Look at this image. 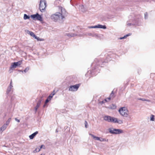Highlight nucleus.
I'll list each match as a JSON object with an SVG mask.
<instances>
[{"label":"nucleus","instance_id":"obj_9","mask_svg":"<svg viewBox=\"0 0 155 155\" xmlns=\"http://www.w3.org/2000/svg\"><path fill=\"white\" fill-rule=\"evenodd\" d=\"M28 33L31 36L35 38V39L39 40V38L37 37L33 32L28 31Z\"/></svg>","mask_w":155,"mask_h":155},{"label":"nucleus","instance_id":"obj_47","mask_svg":"<svg viewBox=\"0 0 155 155\" xmlns=\"http://www.w3.org/2000/svg\"><path fill=\"white\" fill-rule=\"evenodd\" d=\"M89 35H91V34H90Z\"/></svg>","mask_w":155,"mask_h":155},{"label":"nucleus","instance_id":"obj_26","mask_svg":"<svg viewBox=\"0 0 155 155\" xmlns=\"http://www.w3.org/2000/svg\"><path fill=\"white\" fill-rule=\"evenodd\" d=\"M11 118H9L8 119V120L6 121V124L7 125H8L9 124L10 121H11Z\"/></svg>","mask_w":155,"mask_h":155},{"label":"nucleus","instance_id":"obj_20","mask_svg":"<svg viewBox=\"0 0 155 155\" xmlns=\"http://www.w3.org/2000/svg\"><path fill=\"white\" fill-rule=\"evenodd\" d=\"M29 18H30V16H29L27 15L26 14H25L24 15V19L25 20H26L27 19H29Z\"/></svg>","mask_w":155,"mask_h":155},{"label":"nucleus","instance_id":"obj_40","mask_svg":"<svg viewBox=\"0 0 155 155\" xmlns=\"http://www.w3.org/2000/svg\"><path fill=\"white\" fill-rule=\"evenodd\" d=\"M145 101H148V102H150V100L146 99V100Z\"/></svg>","mask_w":155,"mask_h":155},{"label":"nucleus","instance_id":"obj_32","mask_svg":"<svg viewBox=\"0 0 155 155\" xmlns=\"http://www.w3.org/2000/svg\"><path fill=\"white\" fill-rule=\"evenodd\" d=\"M126 38L127 37H126V35H125L124 37H120L119 38V39L121 40V39H124Z\"/></svg>","mask_w":155,"mask_h":155},{"label":"nucleus","instance_id":"obj_18","mask_svg":"<svg viewBox=\"0 0 155 155\" xmlns=\"http://www.w3.org/2000/svg\"><path fill=\"white\" fill-rule=\"evenodd\" d=\"M117 118L114 117H112L111 120V123H116L117 120Z\"/></svg>","mask_w":155,"mask_h":155},{"label":"nucleus","instance_id":"obj_37","mask_svg":"<svg viewBox=\"0 0 155 155\" xmlns=\"http://www.w3.org/2000/svg\"><path fill=\"white\" fill-rule=\"evenodd\" d=\"M131 35V34L130 33H129L128 34L126 35H126V37H127L129 36L130 35Z\"/></svg>","mask_w":155,"mask_h":155},{"label":"nucleus","instance_id":"obj_38","mask_svg":"<svg viewBox=\"0 0 155 155\" xmlns=\"http://www.w3.org/2000/svg\"><path fill=\"white\" fill-rule=\"evenodd\" d=\"M15 120L16 121H17V122H20V120H18V119H17L16 118H15Z\"/></svg>","mask_w":155,"mask_h":155},{"label":"nucleus","instance_id":"obj_29","mask_svg":"<svg viewBox=\"0 0 155 155\" xmlns=\"http://www.w3.org/2000/svg\"><path fill=\"white\" fill-rule=\"evenodd\" d=\"M148 17V14L147 12H146L144 14V18L145 19H147Z\"/></svg>","mask_w":155,"mask_h":155},{"label":"nucleus","instance_id":"obj_36","mask_svg":"<svg viewBox=\"0 0 155 155\" xmlns=\"http://www.w3.org/2000/svg\"><path fill=\"white\" fill-rule=\"evenodd\" d=\"M112 105H113V107H112V108L113 109H115L116 108V106L114 104H112Z\"/></svg>","mask_w":155,"mask_h":155},{"label":"nucleus","instance_id":"obj_13","mask_svg":"<svg viewBox=\"0 0 155 155\" xmlns=\"http://www.w3.org/2000/svg\"><path fill=\"white\" fill-rule=\"evenodd\" d=\"M38 133V132L36 131L29 136V137L31 139H32Z\"/></svg>","mask_w":155,"mask_h":155},{"label":"nucleus","instance_id":"obj_33","mask_svg":"<svg viewBox=\"0 0 155 155\" xmlns=\"http://www.w3.org/2000/svg\"><path fill=\"white\" fill-rule=\"evenodd\" d=\"M52 98V97L51 96H49L47 98V99L49 101L51 100V99Z\"/></svg>","mask_w":155,"mask_h":155},{"label":"nucleus","instance_id":"obj_14","mask_svg":"<svg viewBox=\"0 0 155 155\" xmlns=\"http://www.w3.org/2000/svg\"><path fill=\"white\" fill-rule=\"evenodd\" d=\"M96 28H103L104 29L106 28V27L105 25H96Z\"/></svg>","mask_w":155,"mask_h":155},{"label":"nucleus","instance_id":"obj_10","mask_svg":"<svg viewBox=\"0 0 155 155\" xmlns=\"http://www.w3.org/2000/svg\"><path fill=\"white\" fill-rule=\"evenodd\" d=\"M12 81L11 80L10 84L9 86L7 88V94H8L11 91V89L13 87V86L12 85Z\"/></svg>","mask_w":155,"mask_h":155},{"label":"nucleus","instance_id":"obj_16","mask_svg":"<svg viewBox=\"0 0 155 155\" xmlns=\"http://www.w3.org/2000/svg\"><path fill=\"white\" fill-rule=\"evenodd\" d=\"M89 134L90 135H91V136L94 139H95L96 140H100V137H96L95 136H94V135L92 134Z\"/></svg>","mask_w":155,"mask_h":155},{"label":"nucleus","instance_id":"obj_44","mask_svg":"<svg viewBox=\"0 0 155 155\" xmlns=\"http://www.w3.org/2000/svg\"><path fill=\"white\" fill-rule=\"evenodd\" d=\"M9 72L10 73H11L12 72V71H11V70H9Z\"/></svg>","mask_w":155,"mask_h":155},{"label":"nucleus","instance_id":"obj_35","mask_svg":"<svg viewBox=\"0 0 155 155\" xmlns=\"http://www.w3.org/2000/svg\"><path fill=\"white\" fill-rule=\"evenodd\" d=\"M49 101H50L47 98V99L45 100V104H47L49 102Z\"/></svg>","mask_w":155,"mask_h":155},{"label":"nucleus","instance_id":"obj_5","mask_svg":"<svg viewBox=\"0 0 155 155\" xmlns=\"http://www.w3.org/2000/svg\"><path fill=\"white\" fill-rule=\"evenodd\" d=\"M31 17L34 20H37L40 21H42V17L38 13H37L36 14L31 15Z\"/></svg>","mask_w":155,"mask_h":155},{"label":"nucleus","instance_id":"obj_15","mask_svg":"<svg viewBox=\"0 0 155 155\" xmlns=\"http://www.w3.org/2000/svg\"><path fill=\"white\" fill-rule=\"evenodd\" d=\"M65 36H67L68 37H73L74 36H76L77 35L75 34H70V33H65Z\"/></svg>","mask_w":155,"mask_h":155},{"label":"nucleus","instance_id":"obj_23","mask_svg":"<svg viewBox=\"0 0 155 155\" xmlns=\"http://www.w3.org/2000/svg\"><path fill=\"white\" fill-rule=\"evenodd\" d=\"M29 70V68L28 67H27L24 71H22V72H24L25 73H26Z\"/></svg>","mask_w":155,"mask_h":155},{"label":"nucleus","instance_id":"obj_2","mask_svg":"<svg viewBox=\"0 0 155 155\" xmlns=\"http://www.w3.org/2000/svg\"><path fill=\"white\" fill-rule=\"evenodd\" d=\"M118 111L121 115L126 117H127L129 113L128 110L125 107L120 108Z\"/></svg>","mask_w":155,"mask_h":155},{"label":"nucleus","instance_id":"obj_3","mask_svg":"<svg viewBox=\"0 0 155 155\" xmlns=\"http://www.w3.org/2000/svg\"><path fill=\"white\" fill-rule=\"evenodd\" d=\"M47 6V3L45 0H41L40 1L39 5V8L41 12L44 11Z\"/></svg>","mask_w":155,"mask_h":155},{"label":"nucleus","instance_id":"obj_21","mask_svg":"<svg viewBox=\"0 0 155 155\" xmlns=\"http://www.w3.org/2000/svg\"><path fill=\"white\" fill-rule=\"evenodd\" d=\"M117 123L120 124H121L123 123V121L122 120H118V119H117V121L116 122Z\"/></svg>","mask_w":155,"mask_h":155},{"label":"nucleus","instance_id":"obj_30","mask_svg":"<svg viewBox=\"0 0 155 155\" xmlns=\"http://www.w3.org/2000/svg\"><path fill=\"white\" fill-rule=\"evenodd\" d=\"M88 28H96V25L94 26H90L88 27Z\"/></svg>","mask_w":155,"mask_h":155},{"label":"nucleus","instance_id":"obj_7","mask_svg":"<svg viewBox=\"0 0 155 155\" xmlns=\"http://www.w3.org/2000/svg\"><path fill=\"white\" fill-rule=\"evenodd\" d=\"M22 64V61H19L17 62H14L12 65L10 67V69L12 70L13 69L15 68L18 66H20Z\"/></svg>","mask_w":155,"mask_h":155},{"label":"nucleus","instance_id":"obj_22","mask_svg":"<svg viewBox=\"0 0 155 155\" xmlns=\"http://www.w3.org/2000/svg\"><path fill=\"white\" fill-rule=\"evenodd\" d=\"M154 115L152 114L151 115L150 117V120L152 121H154Z\"/></svg>","mask_w":155,"mask_h":155},{"label":"nucleus","instance_id":"obj_1","mask_svg":"<svg viewBox=\"0 0 155 155\" xmlns=\"http://www.w3.org/2000/svg\"><path fill=\"white\" fill-rule=\"evenodd\" d=\"M58 9L61 11V12H56L51 16V18L54 21H57L58 20H62L66 16L67 12L65 9L61 7H58Z\"/></svg>","mask_w":155,"mask_h":155},{"label":"nucleus","instance_id":"obj_6","mask_svg":"<svg viewBox=\"0 0 155 155\" xmlns=\"http://www.w3.org/2000/svg\"><path fill=\"white\" fill-rule=\"evenodd\" d=\"M80 86V84H78L75 85L70 86L69 87V91H77Z\"/></svg>","mask_w":155,"mask_h":155},{"label":"nucleus","instance_id":"obj_43","mask_svg":"<svg viewBox=\"0 0 155 155\" xmlns=\"http://www.w3.org/2000/svg\"><path fill=\"white\" fill-rule=\"evenodd\" d=\"M51 94H54V95L55 94V93L54 92V91Z\"/></svg>","mask_w":155,"mask_h":155},{"label":"nucleus","instance_id":"obj_27","mask_svg":"<svg viewBox=\"0 0 155 155\" xmlns=\"http://www.w3.org/2000/svg\"><path fill=\"white\" fill-rule=\"evenodd\" d=\"M107 99H105V100H104L102 101H101V102H100V104H103L104 103L107 102Z\"/></svg>","mask_w":155,"mask_h":155},{"label":"nucleus","instance_id":"obj_46","mask_svg":"<svg viewBox=\"0 0 155 155\" xmlns=\"http://www.w3.org/2000/svg\"><path fill=\"white\" fill-rule=\"evenodd\" d=\"M58 132V131L57 130H56V132Z\"/></svg>","mask_w":155,"mask_h":155},{"label":"nucleus","instance_id":"obj_4","mask_svg":"<svg viewBox=\"0 0 155 155\" xmlns=\"http://www.w3.org/2000/svg\"><path fill=\"white\" fill-rule=\"evenodd\" d=\"M108 130L110 133L112 134H119L123 133L122 130L114 129L113 128H110Z\"/></svg>","mask_w":155,"mask_h":155},{"label":"nucleus","instance_id":"obj_31","mask_svg":"<svg viewBox=\"0 0 155 155\" xmlns=\"http://www.w3.org/2000/svg\"><path fill=\"white\" fill-rule=\"evenodd\" d=\"M85 127L86 128H87V125L88 124H87V122L86 120H85Z\"/></svg>","mask_w":155,"mask_h":155},{"label":"nucleus","instance_id":"obj_41","mask_svg":"<svg viewBox=\"0 0 155 155\" xmlns=\"http://www.w3.org/2000/svg\"><path fill=\"white\" fill-rule=\"evenodd\" d=\"M46 104H45H45H44V105L43 106V107H45V106H46Z\"/></svg>","mask_w":155,"mask_h":155},{"label":"nucleus","instance_id":"obj_28","mask_svg":"<svg viewBox=\"0 0 155 155\" xmlns=\"http://www.w3.org/2000/svg\"><path fill=\"white\" fill-rule=\"evenodd\" d=\"M114 91H112L111 92V93L110 94V96L111 98H113L114 97Z\"/></svg>","mask_w":155,"mask_h":155},{"label":"nucleus","instance_id":"obj_25","mask_svg":"<svg viewBox=\"0 0 155 155\" xmlns=\"http://www.w3.org/2000/svg\"><path fill=\"white\" fill-rule=\"evenodd\" d=\"M136 25V24L134 23H129L128 21L127 22V25L128 26H131V25Z\"/></svg>","mask_w":155,"mask_h":155},{"label":"nucleus","instance_id":"obj_45","mask_svg":"<svg viewBox=\"0 0 155 155\" xmlns=\"http://www.w3.org/2000/svg\"><path fill=\"white\" fill-rule=\"evenodd\" d=\"M104 62H103V61L101 62V63H103Z\"/></svg>","mask_w":155,"mask_h":155},{"label":"nucleus","instance_id":"obj_8","mask_svg":"<svg viewBox=\"0 0 155 155\" xmlns=\"http://www.w3.org/2000/svg\"><path fill=\"white\" fill-rule=\"evenodd\" d=\"M112 117L110 116L106 115L104 116L103 118L104 120L108 122H111Z\"/></svg>","mask_w":155,"mask_h":155},{"label":"nucleus","instance_id":"obj_42","mask_svg":"<svg viewBox=\"0 0 155 155\" xmlns=\"http://www.w3.org/2000/svg\"><path fill=\"white\" fill-rule=\"evenodd\" d=\"M111 98V97H110V96L107 99L109 100H110V98Z\"/></svg>","mask_w":155,"mask_h":155},{"label":"nucleus","instance_id":"obj_17","mask_svg":"<svg viewBox=\"0 0 155 155\" xmlns=\"http://www.w3.org/2000/svg\"><path fill=\"white\" fill-rule=\"evenodd\" d=\"M79 8L82 12H84L85 11V9L83 5L80 6Z\"/></svg>","mask_w":155,"mask_h":155},{"label":"nucleus","instance_id":"obj_39","mask_svg":"<svg viewBox=\"0 0 155 155\" xmlns=\"http://www.w3.org/2000/svg\"><path fill=\"white\" fill-rule=\"evenodd\" d=\"M54 95V94H51L50 95H49V96H51V97H52H52H53V96Z\"/></svg>","mask_w":155,"mask_h":155},{"label":"nucleus","instance_id":"obj_11","mask_svg":"<svg viewBox=\"0 0 155 155\" xmlns=\"http://www.w3.org/2000/svg\"><path fill=\"white\" fill-rule=\"evenodd\" d=\"M7 125L6 124H4L1 128H0V133L2 131H4L7 128Z\"/></svg>","mask_w":155,"mask_h":155},{"label":"nucleus","instance_id":"obj_34","mask_svg":"<svg viewBox=\"0 0 155 155\" xmlns=\"http://www.w3.org/2000/svg\"><path fill=\"white\" fill-rule=\"evenodd\" d=\"M138 100H142V101H145L146 100V99L144 98H140L138 99Z\"/></svg>","mask_w":155,"mask_h":155},{"label":"nucleus","instance_id":"obj_12","mask_svg":"<svg viewBox=\"0 0 155 155\" xmlns=\"http://www.w3.org/2000/svg\"><path fill=\"white\" fill-rule=\"evenodd\" d=\"M41 100H39L38 101V102L37 103V104L36 106L35 107V112L37 111V110L38 109V108L40 107V104H41Z\"/></svg>","mask_w":155,"mask_h":155},{"label":"nucleus","instance_id":"obj_48","mask_svg":"<svg viewBox=\"0 0 155 155\" xmlns=\"http://www.w3.org/2000/svg\"><path fill=\"white\" fill-rule=\"evenodd\" d=\"M99 62H100L101 63V62L99 61Z\"/></svg>","mask_w":155,"mask_h":155},{"label":"nucleus","instance_id":"obj_24","mask_svg":"<svg viewBox=\"0 0 155 155\" xmlns=\"http://www.w3.org/2000/svg\"><path fill=\"white\" fill-rule=\"evenodd\" d=\"M99 140L101 141H107L108 140H106L105 139L101 138H100V140Z\"/></svg>","mask_w":155,"mask_h":155},{"label":"nucleus","instance_id":"obj_19","mask_svg":"<svg viewBox=\"0 0 155 155\" xmlns=\"http://www.w3.org/2000/svg\"><path fill=\"white\" fill-rule=\"evenodd\" d=\"M43 148L44 149H45V146L44 145H42L40 147V148L39 149H38V150H37V149H36V150H35L36 151V152H39L40 151V150L41 149V148Z\"/></svg>","mask_w":155,"mask_h":155}]
</instances>
